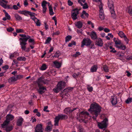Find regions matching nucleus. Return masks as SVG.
Returning a JSON list of instances; mask_svg holds the SVG:
<instances>
[{
	"instance_id": "nucleus-12",
	"label": "nucleus",
	"mask_w": 132,
	"mask_h": 132,
	"mask_svg": "<svg viewBox=\"0 0 132 132\" xmlns=\"http://www.w3.org/2000/svg\"><path fill=\"white\" fill-rule=\"evenodd\" d=\"M95 39V44L96 45L100 46H103V42L101 38H98Z\"/></svg>"
},
{
	"instance_id": "nucleus-55",
	"label": "nucleus",
	"mask_w": 132,
	"mask_h": 132,
	"mask_svg": "<svg viewBox=\"0 0 132 132\" xmlns=\"http://www.w3.org/2000/svg\"><path fill=\"white\" fill-rule=\"evenodd\" d=\"M16 31L17 33L22 32L23 31V30L22 29H16Z\"/></svg>"
},
{
	"instance_id": "nucleus-60",
	"label": "nucleus",
	"mask_w": 132,
	"mask_h": 132,
	"mask_svg": "<svg viewBox=\"0 0 132 132\" xmlns=\"http://www.w3.org/2000/svg\"><path fill=\"white\" fill-rule=\"evenodd\" d=\"M123 38L125 40V41L127 44H128L129 41V40L127 38L126 36Z\"/></svg>"
},
{
	"instance_id": "nucleus-9",
	"label": "nucleus",
	"mask_w": 132,
	"mask_h": 132,
	"mask_svg": "<svg viewBox=\"0 0 132 132\" xmlns=\"http://www.w3.org/2000/svg\"><path fill=\"white\" fill-rule=\"evenodd\" d=\"M23 39V38L21 37L19 38L20 44L21 45V48L22 50L25 51L26 50V45L27 43Z\"/></svg>"
},
{
	"instance_id": "nucleus-1",
	"label": "nucleus",
	"mask_w": 132,
	"mask_h": 132,
	"mask_svg": "<svg viewBox=\"0 0 132 132\" xmlns=\"http://www.w3.org/2000/svg\"><path fill=\"white\" fill-rule=\"evenodd\" d=\"M101 108L97 103H94L91 104L88 111L93 115L97 117L100 114L101 111Z\"/></svg>"
},
{
	"instance_id": "nucleus-64",
	"label": "nucleus",
	"mask_w": 132,
	"mask_h": 132,
	"mask_svg": "<svg viewBox=\"0 0 132 132\" xmlns=\"http://www.w3.org/2000/svg\"><path fill=\"white\" fill-rule=\"evenodd\" d=\"M104 31L108 33L110 32V30L108 28H105L104 29Z\"/></svg>"
},
{
	"instance_id": "nucleus-63",
	"label": "nucleus",
	"mask_w": 132,
	"mask_h": 132,
	"mask_svg": "<svg viewBox=\"0 0 132 132\" xmlns=\"http://www.w3.org/2000/svg\"><path fill=\"white\" fill-rule=\"evenodd\" d=\"M14 10H18L19 9V7L16 5H14L13 6V9Z\"/></svg>"
},
{
	"instance_id": "nucleus-36",
	"label": "nucleus",
	"mask_w": 132,
	"mask_h": 132,
	"mask_svg": "<svg viewBox=\"0 0 132 132\" xmlns=\"http://www.w3.org/2000/svg\"><path fill=\"white\" fill-rule=\"evenodd\" d=\"M50 14L51 15H53L54 14V12H53L52 7L51 5L49 6L48 7Z\"/></svg>"
},
{
	"instance_id": "nucleus-17",
	"label": "nucleus",
	"mask_w": 132,
	"mask_h": 132,
	"mask_svg": "<svg viewBox=\"0 0 132 132\" xmlns=\"http://www.w3.org/2000/svg\"><path fill=\"white\" fill-rule=\"evenodd\" d=\"M76 109H77V108H75L72 110L70 108H67L64 110V113L66 114H68V113L71 112L73 111L76 110Z\"/></svg>"
},
{
	"instance_id": "nucleus-20",
	"label": "nucleus",
	"mask_w": 132,
	"mask_h": 132,
	"mask_svg": "<svg viewBox=\"0 0 132 132\" xmlns=\"http://www.w3.org/2000/svg\"><path fill=\"white\" fill-rule=\"evenodd\" d=\"M89 35L92 39L95 40L97 38V34L95 31H91Z\"/></svg>"
},
{
	"instance_id": "nucleus-7",
	"label": "nucleus",
	"mask_w": 132,
	"mask_h": 132,
	"mask_svg": "<svg viewBox=\"0 0 132 132\" xmlns=\"http://www.w3.org/2000/svg\"><path fill=\"white\" fill-rule=\"evenodd\" d=\"M79 10L77 9L73 10L71 12V17L73 20L77 18V15L79 14Z\"/></svg>"
},
{
	"instance_id": "nucleus-26",
	"label": "nucleus",
	"mask_w": 132,
	"mask_h": 132,
	"mask_svg": "<svg viewBox=\"0 0 132 132\" xmlns=\"http://www.w3.org/2000/svg\"><path fill=\"white\" fill-rule=\"evenodd\" d=\"M75 25L78 28H81L82 26V23L81 21H79L75 23Z\"/></svg>"
},
{
	"instance_id": "nucleus-14",
	"label": "nucleus",
	"mask_w": 132,
	"mask_h": 132,
	"mask_svg": "<svg viewBox=\"0 0 132 132\" xmlns=\"http://www.w3.org/2000/svg\"><path fill=\"white\" fill-rule=\"evenodd\" d=\"M60 120H62L61 116L60 114H58L57 116H56L55 118L54 124L55 126H58V125L59 121Z\"/></svg>"
},
{
	"instance_id": "nucleus-57",
	"label": "nucleus",
	"mask_w": 132,
	"mask_h": 132,
	"mask_svg": "<svg viewBox=\"0 0 132 132\" xmlns=\"http://www.w3.org/2000/svg\"><path fill=\"white\" fill-rule=\"evenodd\" d=\"M52 129V126H48L47 127V131H50Z\"/></svg>"
},
{
	"instance_id": "nucleus-40",
	"label": "nucleus",
	"mask_w": 132,
	"mask_h": 132,
	"mask_svg": "<svg viewBox=\"0 0 132 132\" xmlns=\"http://www.w3.org/2000/svg\"><path fill=\"white\" fill-rule=\"evenodd\" d=\"M72 37L70 35L67 36L65 38V41L67 42L69 41L71 39Z\"/></svg>"
},
{
	"instance_id": "nucleus-47",
	"label": "nucleus",
	"mask_w": 132,
	"mask_h": 132,
	"mask_svg": "<svg viewBox=\"0 0 132 132\" xmlns=\"http://www.w3.org/2000/svg\"><path fill=\"white\" fill-rule=\"evenodd\" d=\"M80 55L81 54L79 52H76L75 54L73 55L72 56L74 57H76Z\"/></svg>"
},
{
	"instance_id": "nucleus-51",
	"label": "nucleus",
	"mask_w": 132,
	"mask_h": 132,
	"mask_svg": "<svg viewBox=\"0 0 132 132\" xmlns=\"http://www.w3.org/2000/svg\"><path fill=\"white\" fill-rule=\"evenodd\" d=\"M87 89L89 92H91L93 90V87L90 86L88 85L87 87Z\"/></svg>"
},
{
	"instance_id": "nucleus-29",
	"label": "nucleus",
	"mask_w": 132,
	"mask_h": 132,
	"mask_svg": "<svg viewBox=\"0 0 132 132\" xmlns=\"http://www.w3.org/2000/svg\"><path fill=\"white\" fill-rule=\"evenodd\" d=\"M97 65H94L90 69V71L92 72H95L97 70Z\"/></svg>"
},
{
	"instance_id": "nucleus-58",
	"label": "nucleus",
	"mask_w": 132,
	"mask_h": 132,
	"mask_svg": "<svg viewBox=\"0 0 132 132\" xmlns=\"http://www.w3.org/2000/svg\"><path fill=\"white\" fill-rule=\"evenodd\" d=\"M18 64V62L16 61L15 60H14L13 61V63H12V65H14V64H16V66H17V64Z\"/></svg>"
},
{
	"instance_id": "nucleus-11",
	"label": "nucleus",
	"mask_w": 132,
	"mask_h": 132,
	"mask_svg": "<svg viewBox=\"0 0 132 132\" xmlns=\"http://www.w3.org/2000/svg\"><path fill=\"white\" fill-rule=\"evenodd\" d=\"M47 4L48 6H50V3L49 2H47L45 1H43L41 5L42 7V11L43 12V13H45L47 8L46 7V5Z\"/></svg>"
},
{
	"instance_id": "nucleus-18",
	"label": "nucleus",
	"mask_w": 132,
	"mask_h": 132,
	"mask_svg": "<svg viewBox=\"0 0 132 132\" xmlns=\"http://www.w3.org/2000/svg\"><path fill=\"white\" fill-rule=\"evenodd\" d=\"M39 87V89L37 90L38 93L40 94L44 93L46 90V88L43 87Z\"/></svg>"
},
{
	"instance_id": "nucleus-59",
	"label": "nucleus",
	"mask_w": 132,
	"mask_h": 132,
	"mask_svg": "<svg viewBox=\"0 0 132 132\" xmlns=\"http://www.w3.org/2000/svg\"><path fill=\"white\" fill-rule=\"evenodd\" d=\"M94 2H98L99 4H101L102 3V0H93Z\"/></svg>"
},
{
	"instance_id": "nucleus-10",
	"label": "nucleus",
	"mask_w": 132,
	"mask_h": 132,
	"mask_svg": "<svg viewBox=\"0 0 132 132\" xmlns=\"http://www.w3.org/2000/svg\"><path fill=\"white\" fill-rule=\"evenodd\" d=\"M43 125L42 123L37 124L35 128V132H43Z\"/></svg>"
},
{
	"instance_id": "nucleus-3",
	"label": "nucleus",
	"mask_w": 132,
	"mask_h": 132,
	"mask_svg": "<svg viewBox=\"0 0 132 132\" xmlns=\"http://www.w3.org/2000/svg\"><path fill=\"white\" fill-rule=\"evenodd\" d=\"M19 36L21 37H22L26 42L28 40V42L29 43H31L32 44H34V39L33 38H31L30 36L25 34H20Z\"/></svg>"
},
{
	"instance_id": "nucleus-41",
	"label": "nucleus",
	"mask_w": 132,
	"mask_h": 132,
	"mask_svg": "<svg viewBox=\"0 0 132 132\" xmlns=\"http://www.w3.org/2000/svg\"><path fill=\"white\" fill-rule=\"evenodd\" d=\"M61 90V89L57 86V87L56 88L53 89V90L55 92L57 93L59 92Z\"/></svg>"
},
{
	"instance_id": "nucleus-61",
	"label": "nucleus",
	"mask_w": 132,
	"mask_h": 132,
	"mask_svg": "<svg viewBox=\"0 0 132 132\" xmlns=\"http://www.w3.org/2000/svg\"><path fill=\"white\" fill-rule=\"evenodd\" d=\"M14 29L11 27H9L7 29V30L8 32H11L13 31Z\"/></svg>"
},
{
	"instance_id": "nucleus-22",
	"label": "nucleus",
	"mask_w": 132,
	"mask_h": 132,
	"mask_svg": "<svg viewBox=\"0 0 132 132\" xmlns=\"http://www.w3.org/2000/svg\"><path fill=\"white\" fill-rule=\"evenodd\" d=\"M8 3V1L5 0H0V5L4 8H5V6Z\"/></svg>"
},
{
	"instance_id": "nucleus-4",
	"label": "nucleus",
	"mask_w": 132,
	"mask_h": 132,
	"mask_svg": "<svg viewBox=\"0 0 132 132\" xmlns=\"http://www.w3.org/2000/svg\"><path fill=\"white\" fill-rule=\"evenodd\" d=\"M14 118V117L11 114H8L6 116V119L4 123L1 125L2 128H4L5 127L7 124H8L9 122L12 120Z\"/></svg>"
},
{
	"instance_id": "nucleus-49",
	"label": "nucleus",
	"mask_w": 132,
	"mask_h": 132,
	"mask_svg": "<svg viewBox=\"0 0 132 132\" xmlns=\"http://www.w3.org/2000/svg\"><path fill=\"white\" fill-rule=\"evenodd\" d=\"M86 0H78V2L81 5H82V4L85 2Z\"/></svg>"
},
{
	"instance_id": "nucleus-25",
	"label": "nucleus",
	"mask_w": 132,
	"mask_h": 132,
	"mask_svg": "<svg viewBox=\"0 0 132 132\" xmlns=\"http://www.w3.org/2000/svg\"><path fill=\"white\" fill-rule=\"evenodd\" d=\"M7 124L5 127L3 128H5V130L7 132H9L11 131L13 129V127L12 126H8Z\"/></svg>"
},
{
	"instance_id": "nucleus-27",
	"label": "nucleus",
	"mask_w": 132,
	"mask_h": 132,
	"mask_svg": "<svg viewBox=\"0 0 132 132\" xmlns=\"http://www.w3.org/2000/svg\"><path fill=\"white\" fill-rule=\"evenodd\" d=\"M88 15L89 14L87 13H86L85 11H83L81 15V17L82 18H87Z\"/></svg>"
},
{
	"instance_id": "nucleus-33",
	"label": "nucleus",
	"mask_w": 132,
	"mask_h": 132,
	"mask_svg": "<svg viewBox=\"0 0 132 132\" xmlns=\"http://www.w3.org/2000/svg\"><path fill=\"white\" fill-rule=\"evenodd\" d=\"M99 4L100 5H99V7L100 9V14H104L103 9V5L102 3L101 4Z\"/></svg>"
},
{
	"instance_id": "nucleus-8",
	"label": "nucleus",
	"mask_w": 132,
	"mask_h": 132,
	"mask_svg": "<svg viewBox=\"0 0 132 132\" xmlns=\"http://www.w3.org/2000/svg\"><path fill=\"white\" fill-rule=\"evenodd\" d=\"M111 102L112 105H114L117 103H121V99L117 98L116 96H113L112 97Z\"/></svg>"
},
{
	"instance_id": "nucleus-23",
	"label": "nucleus",
	"mask_w": 132,
	"mask_h": 132,
	"mask_svg": "<svg viewBox=\"0 0 132 132\" xmlns=\"http://www.w3.org/2000/svg\"><path fill=\"white\" fill-rule=\"evenodd\" d=\"M54 66L56 68H59L61 67V64L56 61L53 62Z\"/></svg>"
},
{
	"instance_id": "nucleus-62",
	"label": "nucleus",
	"mask_w": 132,
	"mask_h": 132,
	"mask_svg": "<svg viewBox=\"0 0 132 132\" xmlns=\"http://www.w3.org/2000/svg\"><path fill=\"white\" fill-rule=\"evenodd\" d=\"M60 54L59 53L56 52L54 54V57H58L60 55Z\"/></svg>"
},
{
	"instance_id": "nucleus-16",
	"label": "nucleus",
	"mask_w": 132,
	"mask_h": 132,
	"mask_svg": "<svg viewBox=\"0 0 132 132\" xmlns=\"http://www.w3.org/2000/svg\"><path fill=\"white\" fill-rule=\"evenodd\" d=\"M57 86L61 89L64 88L65 86V83L63 81H61L59 82L57 85Z\"/></svg>"
},
{
	"instance_id": "nucleus-13",
	"label": "nucleus",
	"mask_w": 132,
	"mask_h": 132,
	"mask_svg": "<svg viewBox=\"0 0 132 132\" xmlns=\"http://www.w3.org/2000/svg\"><path fill=\"white\" fill-rule=\"evenodd\" d=\"M89 114L87 112H82L80 114V116H81L82 117L80 119L82 120H84L87 118L89 116Z\"/></svg>"
},
{
	"instance_id": "nucleus-32",
	"label": "nucleus",
	"mask_w": 132,
	"mask_h": 132,
	"mask_svg": "<svg viewBox=\"0 0 132 132\" xmlns=\"http://www.w3.org/2000/svg\"><path fill=\"white\" fill-rule=\"evenodd\" d=\"M19 54L18 53L14 52L13 53L11 54L10 55V58L11 59H13L14 57H16L15 55L17 56L19 55Z\"/></svg>"
},
{
	"instance_id": "nucleus-30",
	"label": "nucleus",
	"mask_w": 132,
	"mask_h": 132,
	"mask_svg": "<svg viewBox=\"0 0 132 132\" xmlns=\"http://www.w3.org/2000/svg\"><path fill=\"white\" fill-rule=\"evenodd\" d=\"M14 16L16 20L20 21L22 20V17L17 13L14 14Z\"/></svg>"
},
{
	"instance_id": "nucleus-21",
	"label": "nucleus",
	"mask_w": 132,
	"mask_h": 132,
	"mask_svg": "<svg viewBox=\"0 0 132 132\" xmlns=\"http://www.w3.org/2000/svg\"><path fill=\"white\" fill-rule=\"evenodd\" d=\"M18 76L16 77H10L8 80V82L9 83L12 84L16 81L18 79Z\"/></svg>"
},
{
	"instance_id": "nucleus-45",
	"label": "nucleus",
	"mask_w": 132,
	"mask_h": 132,
	"mask_svg": "<svg viewBox=\"0 0 132 132\" xmlns=\"http://www.w3.org/2000/svg\"><path fill=\"white\" fill-rule=\"evenodd\" d=\"M82 6V8L83 9H86L88 7V6L87 3L86 2L82 4V5H81Z\"/></svg>"
},
{
	"instance_id": "nucleus-46",
	"label": "nucleus",
	"mask_w": 132,
	"mask_h": 132,
	"mask_svg": "<svg viewBox=\"0 0 132 132\" xmlns=\"http://www.w3.org/2000/svg\"><path fill=\"white\" fill-rule=\"evenodd\" d=\"M76 45V42H75L73 41L71 43H69L68 45V46L69 47L72 46L73 45Z\"/></svg>"
},
{
	"instance_id": "nucleus-53",
	"label": "nucleus",
	"mask_w": 132,
	"mask_h": 132,
	"mask_svg": "<svg viewBox=\"0 0 132 132\" xmlns=\"http://www.w3.org/2000/svg\"><path fill=\"white\" fill-rule=\"evenodd\" d=\"M43 82V79L42 78H39L38 80V86H39L40 85H39V83L40 82Z\"/></svg>"
},
{
	"instance_id": "nucleus-43",
	"label": "nucleus",
	"mask_w": 132,
	"mask_h": 132,
	"mask_svg": "<svg viewBox=\"0 0 132 132\" xmlns=\"http://www.w3.org/2000/svg\"><path fill=\"white\" fill-rule=\"evenodd\" d=\"M60 114L61 116V119H62V120L67 119L68 118V116L67 115L62 114Z\"/></svg>"
},
{
	"instance_id": "nucleus-54",
	"label": "nucleus",
	"mask_w": 132,
	"mask_h": 132,
	"mask_svg": "<svg viewBox=\"0 0 132 132\" xmlns=\"http://www.w3.org/2000/svg\"><path fill=\"white\" fill-rule=\"evenodd\" d=\"M128 13L130 14H132V6H130L128 8Z\"/></svg>"
},
{
	"instance_id": "nucleus-28",
	"label": "nucleus",
	"mask_w": 132,
	"mask_h": 132,
	"mask_svg": "<svg viewBox=\"0 0 132 132\" xmlns=\"http://www.w3.org/2000/svg\"><path fill=\"white\" fill-rule=\"evenodd\" d=\"M5 17L3 18L2 20L4 21L6 20H9L11 19V16L8 13H6L5 14Z\"/></svg>"
},
{
	"instance_id": "nucleus-15",
	"label": "nucleus",
	"mask_w": 132,
	"mask_h": 132,
	"mask_svg": "<svg viewBox=\"0 0 132 132\" xmlns=\"http://www.w3.org/2000/svg\"><path fill=\"white\" fill-rule=\"evenodd\" d=\"M18 12L20 14H23L25 16H28L29 15H31V12L24 10L23 11H19Z\"/></svg>"
},
{
	"instance_id": "nucleus-34",
	"label": "nucleus",
	"mask_w": 132,
	"mask_h": 132,
	"mask_svg": "<svg viewBox=\"0 0 132 132\" xmlns=\"http://www.w3.org/2000/svg\"><path fill=\"white\" fill-rule=\"evenodd\" d=\"M102 70L106 72H108L109 71V69L108 67L106 65H103L102 68Z\"/></svg>"
},
{
	"instance_id": "nucleus-24",
	"label": "nucleus",
	"mask_w": 132,
	"mask_h": 132,
	"mask_svg": "<svg viewBox=\"0 0 132 132\" xmlns=\"http://www.w3.org/2000/svg\"><path fill=\"white\" fill-rule=\"evenodd\" d=\"M115 46L119 49L124 50L126 48V46L123 44H120V45H115Z\"/></svg>"
},
{
	"instance_id": "nucleus-42",
	"label": "nucleus",
	"mask_w": 132,
	"mask_h": 132,
	"mask_svg": "<svg viewBox=\"0 0 132 132\" xmlns=\"http://www.w3.org/2000/svg\"><path fill=\"white\" fill-rule=\"evenodd\" d=\"M51 38L50 37H48L47 39L46 40L45 42L44 43V44H48L51 41Z\"/></svg>"
},
{
	"instance_id": "nucleus-50",
	"label": "nucleus",
	"mask_w": 132,
	"mask_h": 132,
	"mask_svg": "<svg viewBox=\"0 0 132 132\" xmlns=\"http://www.w3.org/2000/svg\"><path fill=\"white\" fill-rule=\"evenodd\" d=\"M37 20L36 21H35L34 22L36 23V25L37 26H40V22L39 20L37 19Z\"/></svg>"
},
{
	"instance_id": "nucleus-48",
	"label": "nucleus",
	"mask_w": 132,
	"mask_h": 132,
	"mask_svg": "<svg viewBox=\"0 0 132 132\" xmlns=\"http://www.w3.org/2000/svg\"><path fill=\"white\" fill-rule=\"evenodd\" d=\"M99 17L101 20H104L105 18L104 14H100Z\"/></svg>"
},
{
	"instance_id": "nucleus-5",
	"label": "nucleus",
	"mask_w": 132,
	"mask_h": 132,
	"mask_svg": "<svg viewBox=\"0 0 132 132\" xmlns=\"http://www.w3.org/2000/svg\"><path fill=\"white\" fill-rule=\"evenodd\" d=\"M98 127L99 128L103 129L107 127L108 124V120L107 119H104L102 122H97Z\"/></svg>"
},
{
	"instance_id": "nucleus-56",
	"label": "nucleus",
	"mask_w": 132,
	"mask_h": 132,
	"mask_svg": "<svg viewBox=\"0 0 132 132\" xmlns=\"http://www.w3.org/2000/svg\"><path fill=\"white\" fill-rule=\"evenodd\" d=\"M48 108V106H46L44 107L43 109V111H44L46 112H49V111L47 110Z\"/></svg>"
},
{
	"instance_id": "nucleus-35",
	"label": "nucleus",
	"mask_w": 132,
	"mask_h": 132,
	"mask_svg": "<svg viewBox=\"0 0 132 132\" xmlns=\"http://www.w3.org/2000/svg\"><path fill=\"white\" fill-rule=\"evenodd\" d=\"M31 15H29L30 16L31 18L34 21H36L37 20V18L35 17V15L36 14L34 13H32L31 12Z\"/></svg>"
},
{
	"instance_id": "nucleus-2",
	"label": "nucleus",
	"mask_w": 132,
	"mask_h": 132,
	"mask_svg": "<svg viewBox=\"0 0 132 132\" xmlns=\"http://www.w3.org/2000/svg\"><path fill=\"white\" fill-rule=\"evenodd\" d=\"M108 7L110 10V12L112 16L114 18L115 14L114 10V3L113 1L112 0H108Z\"/></svg>"
},
{
	"instance_id": "nucleus-31",
	"label": "nucleus",
	"mask_w": 132,
	"mask_h": 132,
	"mask_svg": "<svg viewBox=\"0 0 132 132\" xmlns=\"http://www.w3.org/2000/svg\"><path fill=\"white\" fill-rule=\"evenodd\" d=\"M113 41L115 42L116 45H118L121 44V41L119 40L118 39H116L115 38H113Z\"/></svg>"
},
{
	"instance_id": "nucleus-38",
	"label": "nucleus",
	"mask_w": 132,
	"mask_h": 132,
	"mask_svg": "<svg viewBox=\"0 0 132 132\" xmlns=\"http://www.w3.org/2000/svg\"><path fill=\"white\" fill-rule=\"evenodd\" d=\"M118 34L119 36L121 38H124L126 36L123 32L122 31H119L118 33Z\"/></svg>"
},
{
	"instance_id": "nucleus-37",
	"label": "nucleus",
	"mask_w": 132,
	"mask_h": 132,
	"mask_svg": "<svg viewBox=\"0 0 132 132\" xmlns=\"http://www.w3.org/2000/svg\"><path fill=\"white\" fill-rule=\"evenodd\" d=\"M17 60L18 61H24L26 60V58L24 57H18Z\"/></svg>"
},
{
	"instance_id": "nucleus-39",
	"label": "nucleus",
	"mask_w": 132,
	"mask_h": 132,
	"mask_svg": "<svg viewBox=\"0 0 132 132\" xmlns=\"http://www.w3.org/2000/svg\"><path fill=\"white\" fill-rule=\"evenodd\" d=\"M47 68L46 65L45 64H43L40 68V69L42 70H45Z\"/></svg>"
},
{
	"instance_id": "nucleus-6",
	"label": "nucleus",
	"mask_w": 132,
	"mask_h": 132,
	"mask_svg": "<svg viewBox=\"0 0 132 132\" xmlns=\"http://www.w3.org/2000/svg\"><path fill=\"white\" fill-rule=\"evenodd\" d=\"M92 41L90 39L88 38H85L82 41L81 47H83L84 45L88 46L91 43Z\"/></svg>"
},
{
	"instance_id": "nucleus-44",
	"label": "nucleus",
	"mask_w": 132,
	"mask_h": 132,
	"mask_svg": "<svg viewBox=\"0 0 132 132\" xmlns=\"http://www.w3.org/2000/svg\"><path fill=\"white\" fill-rule=\"evenodd\" d=\"M4 8L12 10L13 9V7L11 5H8L6 4L5 6V8Z\"/></svg>"
},
{
	"instance_id": "nucleus-19",
	"label": "nucleus",
	"mask_w": 132,
	"mask_h": 132,
	"mask_svg": "<svg viewBox=\"0 0 132 132\" xmlns=\"http://www.w3.org/2000/svg\"><path fill=\"white\" fill-rule=\"evenodd\" d=\"M23 121V119L21 117H18L16 123L17 125L19 126H21Z\"/></svg>"
},
{
	"instance_id": "nucleus-52",
	"label": "nucleus",
	"mask_w": 132,
	"mask_h": 132,
	"mask_svg": "<svg viewBox=\"0 0 132 132\" xmlns=\"http://www.w3.org/2000/svg\"><path fill=\"white\" fill-rule=\"evenodd\" d=\"M132 101V98H130L127 99L126 101V102L128 104Z\"/></svg>"
}]
</instances>
